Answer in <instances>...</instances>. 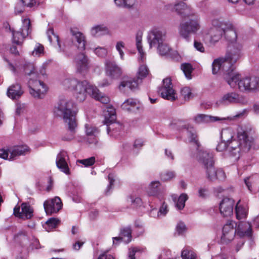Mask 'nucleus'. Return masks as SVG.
<instances>
[{
    "label": "nucleus",
    "instance_id": "1",
    "mask_svg": "<svg viewBox=\"0 0 259 259\" xmlns=\"http://www.w3.org/2000/svg\"><path fill=\"white\" fill-rule=\"evenodd\" d=\"M251 128L241 129L238 132L237 140H233V130L230 128L222 131V141L228 143V152L230 156L239 158L240 152L249 151L254 143V138L251 135Z\"/></svg>",
    "mask_w": 259,
    "mask_h": 259
},
{
    "label": "nucleus",
    "instance_id": "2",
    "mask_svg": "<svg viewBox=\"0 0 259 259\" xmlns=\"http://www.w3.org/2000/svg\"><path fill=\"white\" fill-rule=\"evenodd\" d=\"M65 89L73 91L76 99L83 102L88 95L103 104H107L110 99L108 97L100 93L96 87L90 84L87 80L79 81L74 78H67L62 82Z\"/></svg>",
    "mask_w": 259,
    "mask_h": 259
},
{
    "label": "nucleus",
    "instance_id": "3",
    "mask_svg": "<svg viewBox=\"0 0 259 259\" xmlns=\"http://www.w3.org/2000/svg\"><path fill=\"white\" fill-rule=\"evenodd\" d=\"M54 113L57 116L63 117L64 121L68 125L70 133L69 137L64 136L63 139L70 141L73 139L75 128L77 126L75 115L77 112L76 105L71 101L66 99L60 100L58 106L54 109Z\"/></svg>",
    "mask_w": 259,
    "mask_h": 259
},
{
    "label": "nucleus",
    "instance_id": "4",
    "mask_svg": "<svg viewBox=\"0 0 259 259\" xmlns=\"http://www.w3.org/2000/svg\"><path fill=\"white\" fill-rule=\"evenodd\" d=\"M225 80L232 88H235L237 85L241 92L254 91L259 86V78L251 77L241 78L240 75L235 71L228 73L225 76Z\"/></svg>",
    "mask_w": 259,
    "mask_h": 259
},
{
    "label": "nucleus",
    "instance_id": "5",
    "mask_svg": "<svg viewBox=\"0 0 259 259\" xmlns=\"http://www.w3.org/2000/svg\"><path fill=\"white\" fill-rule=\"evenodd\" d=\"M34 70V65L32 63H28L24 66V72L29 77L28 83L30 94L35 98H41L46 93L47 88L43 82L36 79L35 77L38 74L33 72Z\"/></svg>",
    "mask_w": 259,
    "mask_h": 259
},
{
    "label": "nucleus",
    "instance_id": "6",
    "mask_svg": "<svg viewBox=\"0 0 259 259\" xmlns=\"http://www.w3.org/2000/svg\"><path fill=\"white\" fill-rule=\"evenodd\" d=\"M149 74V70L147 65L145 64L140 65L138 71L137 78L124 79L119 85V90L124 92L126 88L132 90L136 89L142 82V80Z\"/></svg>",
    "mask_w": 259,
    "mask_h": 259
},
{
    "label": "nucleus",
    "instance_id": "7",
    "mask_svg": "<svg viewBox=\"0 0 259 259\" xmlns=\"http://www.w3.org/2000/svg\"><path fill=\"white\" fill-rule=\"evenodd\" d=\"M200 28V21L197 18L182 21L179 26V33L181 36L189 40L192 34L196 33Z\"/></svg>",
    "mask_w": 259,
    "mask_h": 259
},
{
    "label": "nucleus",
    "instance_id": "8",
    "mask_svg": "<svg viewBox=\"0 0 259 259\" xmlns=\"http://www.w3.org/2000/svg\"><path fill=\"white\" fill-rule=\"evenodd\" d=\"M225 30V23L218 19L213 20L212 26L208 30L207 35L210 44L218 42L224 35Z\"/></svg>",
    "mask_w": 259,
    "mask_h": 259
},
{
    "label": "nucleus",
    "instance_id": "9",
    "mask_svg": "<svg viewBox=\"0 0 259 259\" xmlns=\"http://www.w3.org/2000/svg\"><path fill=\"white\" fill-rule=\"evenodd\" d=\"M30 149L27 146H15L8 149H0V157L4 159L13 160L18 156L25 155L29 152Z\"/></svg>",
    "mask_w": 259,
    "mask_h": 259
},
{
    "label": "nucleus",
    "instance_id": "10",
    "mask_svg": "<svg viewBox=\"0 0 259 259\" xmlns=\"http://www.w3.org/2000/svg\"><path fill=\"white\" fill-rule=\"evenodd\" d=\"M30 20L28 18H25L22 20L21 28L17 31L12 30L13 44L22 46L24 39L30 32Z\"/></svg>",
    "mask_w": 259,
    "mask_h": 259
},
{
    "label": "nucleus",
    "instance_id": "11",
    "mask_svg": "<svg viewBox=\"0 0 259 259\" xmlns=\"http://www.w3.org/2000/svg\"><path fill=\"white\" fill-rule=\"evenodd\" d=\"M242 45L239 44H235L230 45L223 60L225 61L229 67H233L234 69L233 65L235 64L241 56Z\"/></svg>",
    "mask_w": 259,
    "mask_h": 259
},
{
    "label": "nucleus",
    "instance_id": "12",
    "mask_svg": "<svg viewBox=\"0 0 259 259\" xmlns=\"http://www.w3.org/2000/svg\"><path fill=\"white\" fill-rule=\"evenodd\" d=\"M147 40L150 48L157 49L160 55H162L161 47L162 45V30L160 27L153 28L148 33Z\"/></svg>",
    "mask_w": 259,
    "mask_h": 259
},
{
    "label": "nucleus",
    "instance_id": "13",
    "mask_svg": "<svg viewBox=\"0 0 259 259\" xmlns=\"http://www.w3.org/2000/svg\"><path fill=\"white\" fill-rule=\"evenodd\" d=\"M170 125L174 128H176L178 130L186 129L188 131V136L190 139V142L191 143H195L197 147H198L197 136L195 131L191 125L186 123L185 121L180 119L174 120L170 123Z\"/></svg>",
    "mask_w": 259,
    "mask_h": 259
},
{
    "label": "nucleus",
    "instance_id": "14",
    "mask_svg": "<svg viewBox=\"0 0 259 259\" xmlns=\"http://www.w3.org/2000/svg\"><path fill=\"white\" fill-rule=\"evenodd\" d=\"M76 70L80 73H86L90 68V61L88 56L83 53L77 54L74 58Z\"/></svg>",
    "mask_w": 259,
    "mask_h": 259
},
{
    "label": "nucleus",
    "instance_id": "15",
    "mask_svg": "<svg viewBox=\"0 0 259 259\" xmlns=\"http://www.w3.org/2000/svg\"><path fill=\"white\" fill-rule=\"evenodd\" d=\"M195 148L197 151V153L196 155V158L200 163L202 164L204 168L211 165V164H214L213 155L212 153H210L207 151H204L199 150V143L198 142V147L196 145L195 143H192Z\"/></svg>",
    "mask_w": 259,
    "mask_h": 259
},
{
    "label": "nucleus",
    "instance_id": "16",
    "mask_svg": "<svg viewBox=\"0 0 259 259\" xmlns=\"http://www.w3.org/2000/svg\"><path fill=\"white\" fill-rule=\"evenodd\" d=\"M105 73L107 76L112 79H117L122 74V69L116 63L109 59L105 61Z\"/></svg>",
    "mask_w": 259,
    "mask_h": 259
},
{
    "label": "nucleus",
    "instance_id": "17",
    "mask_svg": "<svg viewBox=\"0 0 259 259\" xmlns=\"http://www.w3.org/2000/svg\"><path fill=\"white\" fill-rule=\"evenodd\" d=\"M33 209L27 203H23L21 206H16L14 208V214L23 220L29 219L33 216Z\"/></svg>",
    "mask_w": 259,
    "mask_h": 259
},
{
    "label": "nucleus",
    "instance_id": "18",
    "mask_svg": "<svg viewBox=\"0 0 259 259\" xmlns=\"http://www.w3.org/2000/svg\"><path fill=\"white\" fill-rule=\"evenodd\" d=\"M44 206L47 214H52L58 212L62 207V203L59 197L45 201Z\"/></svg>",
    "mask_w": 259,
    "mask_h": 259
},
{
    "label": "nucleus",
    "instance_id": "19",
    "mask_svg": "<svg viewBox=\"0 0 259 259\" xmlns=\"http://www.w3.org/2000/svg\"><path fill=\"white\" fill-rule=\"evenodd\" d=\"M223 234L221 241L223 243H228L231 241L234 238L236 229L234 228V223L229 222L224 225L223 228Z\"/></svg>",
    "mask_w": 259,
    "mask_h": 259
},
{
    "label": "nucleus",
    "instance_id": "20",
    "mask_svg": "<svg viewBox=\"0 0 259 259\" xmlns=\"http://www.w3.org/2000/svg\"><path fill=\"white\" fill-rule=\"evenodd\" d=\"M182 18H189L193 17L195 15V11L184 2H180L176 4L172 9Z\"/></svg>",
    "mask_w": 259,
    "mask_h": 259
},
{
    "label": "nucleus",
    "instance_id": "21",
    "mask_svg": "<svg viewBox=\"0 0 259 259\" xmlns=\"http://www.w3.org/2000/svg\"><path fill=\"white\" fill-rule=\"evenodd\" d=\"M205 169L207 178L211 181L217 180L223 181L225 179V174L221 169H216L214 167V164H211L204 168Z\"/></svg>",
    "mask_w": 259,
    "mask_h": 259
},
{
    "label": "nucleus",
    "instance_id": "22",
    "mask_svg": "<svg viewBox=\"0 0 259 259\" xmlns=\"http://www.w3.org/2000/svg\"><path fill=\"white\" fill-rule=\"evenodd\" d=\"M222 69L224 72V78L230 72H234V68L229 67L226 62L223 60V58L215 59L212 64V72L213 74H217L219 70Z\"/></svg>",
    "mask_w": 259,
    "mask_h": 259
},
{
    "label": "nucleus",
    "instance_id": "23",
    "mask_svg": "<svg viewBox=\"0 0 259 259\" xmlns=\"http://www.w3.org/2000/svg\"><path fill=\"white\" fill-rule=\"evenodd\" d=\"M234 201L229 198H224L220 203V211L224 217H228L233 214Z\"/></svg>",
    "mask_w": 259,
    "mask_h": 259
},
{
    "label": "nucleus",
    "instance_id": "24",
    "mask_svg": "<svg viewBox=\"0 0 259 259\" xmlns=\"http://www.w3.org/2000/svg\"><path fill=\"white\" fill-rule=\"evenodd\" d=\"M68 155L67 152L64 151H62L58 154L56 157V163L57 167L60 169L61 171L67 175H69L70 171L66 161Z\"/></svg>",
    "mask_w": 259,
    "mask_h": 259
},
{
    "label": "nucleus",
    "instance_id": "25",
    "mask_svg": "<svg viewBox=\"0 0 259 259\" xmlns=\"http://www.w3.org/2000/svg\"><path fill=\"white\" fill-rule=\"evenodd\" d=\"M70 32L73 40L76 42L75 45L77 48L81 51L84 50L86 45L84 35L76 28H71Z\"/></svg>",
    "mask_w": 259,
    "mask_h": 259
},
{
    "label": "nucleus",
    "instance_id": "26",
    "mask_svg": "<svg viewBox=\"0 0 259 259\" xmlns=\"http://www.w3.org/2000/svg\"><path fill=\"white\" fill-rule=\"evenodd\" d=\"M244 99L242 96L235 92H232L224 95L219 102L224 104H228L242 103Z\"/></svg>",
    "mask_w": 259,
    "mask_h": 259
},
{
    "label": "nucleus",
    "instance_id": "27",
    "mask_svg": "<svg viewBox=\"0 0 259 259\" xmlns=\"http://www.w3.org/2000/svg\"><path fill=\"white\" fill-rule=\"evenodd\" d=\"M23 91L21 85L19 83L13 84L7 90V96L13 100L18 99L23 95Z\"/></svg>",
    "mask_w": 259,
    "mask_h": 259
},
{
    "label": "nucleus",
    "instance_id": "28",
    "mask_svg": "<svg viewBox=\"0 0 259 259\" xmlns=\"http://www.w3.org/2000/svg\"><path fill=\"white\" fill-rule=\"evenodd\" d=\"M238 234L240 236L250 237L252 235V229L249 222H240L238 226Z\"/></svg>",
    "mask_w": 259,
    "mask_h": 259
},
{
    "label": "nucleus",
    "instance_id": "29",
    "mask_svg": "<svg viewBox=\"0 0 259 259\" xmlns=\"http://www.w3.org/2000/svg\"><path fill=\"white\" fill-rule=\"evenodd\" d=\"M132 231L130 228H126L121 231L120 237H116L113 238V244H115V241H123L127 243L131 241Z\"/></svg>",
    "mask_w": 259,
    "mask_h": 259
},
{
    "label": "nucleus",
    "instance_id": "30",
    "mask_svg": "<svg viewBox=\"0 0 259 259\" xmlns=\"http://www.w3.org/2000/svg\"><path fill=\"white\" fill-rule=\"evenodd\" d=\"M224 119L225 118H220L217 116H211L205 114H198L194 118V120L197 123L208 122L210 121L214 122Z\"/></svg>",
    "mask_w": 259,
    "mask_h": 259
},
{
    "label": "nucleus",
    "instance_id": "31",
    "mask_svg": "<svg viewBox=\"0 0 259 259\" xmlns=\"http://www.w3.org/2000/svg\"><path fill=\"white\" fill-rule=\"evenodd\" d=\"M142 35L138 33L136 36V46L138 51L139 54V60L142 62H144L146 60V53L143 50V46L142 44Z\"/></svg>",
    "mask_w": 259,
    "mask_h": 259
},
{
    "label": "nucleus",
    "instance_id": "32",
    "mask_svg": "<svg viewBox=\"0 0 259 259\" xmlns=\"http://www.w3.org/2000/svg\"><path fill=\"white\" fill-rule=\"evenodd\" d=\"M167 89L163 90V99L174 102L178 99L176 92L172 88L166 87Z\"/></svg>",
    "mask_w": 259,
    "mask_h": 259
},
{
    "label": "nucleus",
    "instance_id": "33",
    "mask_svg": "<svg viewBox=\"0 0 259 259\" xmlns=\"http://www.w3.org/2000/svg\"><path fill=\"white\" fill-rule=\"evenodd\" d=\"M109 32L108 28L104 25H99L93 27L91 29V34L93 36L104 35Z\"/></svg>",
    "mask_w": 259,
    "mask_h": 259
},
{
    "label": "nucleus",
    "instance_id": "34",
    "mask_svg": "<svg viewBox=\"0 0 259 259\" xmlns=\"http://www.w3.org/2000/svg\"><path fill=\"white\" fill-rule=\"evenodd\" d=\"M161 184L159 181H153L149 185L147 193L149 195L155 196L158 194L160 189Z\"/></svg>",
    "mask_w": 259,
    "mask_h": 259
},
{
    "label": "nucleus",
    "instance_id": "35",
    "mask_svg": "<svg viewBox=\"0 0 259 259\" xmlns=\"http://www.w3.org/2000/svg\"><path fill=\"white\" fill-rule=\"evenodd\" d=\"M224 35L226 39L231 43L236 41L237 39V34L235 31L232 28H227L226 24Z\"/></svg>",
    "mask_w": 259,
    "mask_h": 259
},
{
    "label": "nucleus",
    "instance_id": "36",
    "mask_svg": "<svg viewBox=\"0 0 259 259\" xmlns=\"http://www.w3.org/2000/svg\"><path fill=\"white\" fill-rule=\"evenodd\" d=\"M115 5L119 8L130 9L134 7L136 0H114Z\"/></svg>",
    "mask_w": 259,
    "mask_h": 259
},
{
    "label": "nucleus",
    "instance_id": "37",
    "mask_svg": "<svg viewBox=\"0 0 259 259\" xmlns=\"http://www.w3.org/2000/svg\"><path fill=\"white\" fill-rule=\"evenodd\" d=\"M48 38L52 44H57L59 47L61 48L60 44L59 42V36L58 35L55 33L53 28H49L47 32Z\"/></svg>",
    "mask_w": 259,
    "mask_h": 259
},
{
    "label": "nucleus",
    "instance_id": "38",
    "mask_svg": "<svg viewBox=\"0 0 259 259\" xmlns=\"http://www.w3.org/2000/svg\"><path fill=\"white\" fill-rule=\"evenodd\" d=\"M136 101L134 99H128L125 100L121 105V108L126 111H133L136 106Z\"/></svg>",
    "mask_w": 259,
    "mask_h": 259
},
{
    "label": "nucleus",
    "instance_id": "39",
    "mask_svg": "<svg viewBox=\"0 0 259 259\" xmlns=\"http://www.w3.org/2000/svg\"><path fill=\"white\" fill-rule=\"evenodd\" d=\"M181 68L188 79H190L192 78L191 73L193 68L191 64L188 63H183L181 64Z\"/></svg>",
    "mask_w": 259,
    "mask_h": 259
},
{
    "label": "nucleus",
    "instance_id": "40",
    "mask_svg": "<svg viewBox=\"0 0 259 259\" xmlns=\"http://www.w3.org/2000/svg\"><path fill=\"white\" fill-rule=\"evenodd\" d=\"M182 259H197L196 253L187 248H184L181 252Z\"/></svg>",
    "mask_w": 259,
    "mask_h": 259
},
{
    "label": "nucleus",
    "instance_id": "41",
    "mask_svg": "<svg viewBox=\"0 0 259 259\" xmlns=\"http://www.w3.org/2000/svg\"><path fill=\"white\" fill-rule=\"evenodd\" d=\"M188 196L185 193H182L179 197L176 206L179 210L183 209L185 206V202L188 200Z\"/></svg>",
    "mask_w": 259,
    "mask_h": 259
},
{
    "label": "nucleus",
    "instance_id": "42",
    "mask_svg": "<svg viewBox=\"0 0 259 259\" xmlns=\"http://www.w3.org/2000/svg\"><path fill=\"white\" fill-rule=\"evenodd\" d=\"M235 211L236 217L238 219H242L246 217L247 214V210L241 206H238V204L236 206Z\"/></svg>",
    "mask_w": 259,
    "mask_h": 259
},
{
    "label": "nucleus",
    "instance_id": "43",
    "mask_svg": "<svg viewBox=\"0 0 259 259\" xmlns=\"http://www.w3.org/2000/svg\"><path fill=\"white\" fill-rule=\"evenodd\" d=\"M181 94L183 97L185 101H189L193 97L191 92V89L188 87H184L181 89Z\"/></svg>",
    "mask_w": 259,
    "mask_h": 259
},
{
    "label": "nucleus",
    "instance_id": "44",
    "mask_svg": "<svg viewBox=\"0 0 259 259\" xmlns=\"http://www.w3.org/2000/svg\"><path fill=\"white\" fill-rule=\"evenodd\" d=\"M94 52L96 55L101 58L106 56L108 53L107 50L103 47H97L94 50Z\"/></svg>",
    "mask_w": 259,
    "mask_h": 259
},
{
    "label": "nucleus",
    "instance_id": "45",
    "mask_svg": "<svg viewBox=\"0 0 259 259\" xmlns=\"http://www.w3.org/2000/svg\"><path fill=\"white\" fill-rule=\"evenodd\" d=\"M44 52V46L40 44H37L36 45L35 47L34 48V50L32 52V55L34 56H39L41 54H43Z\"/></svg>",
    "mask_w": 259,
    "mask_h": 259
},
{
    "label": "nucleus",
    "instance_id": "46",
    "mask_svg": "<svg viewBox=\"0 0 259 259\" xmlns=\"http://www.w3.org/2000/svg\"><path fill=\"white\" fill-rule=\"evenodd\" d=\"M110 115L108 117L106 115V118L104 123L105 124H110L113 123L116 120V115L115 114V111L112 108H110Z\"/></svg>",
    "mask_w": 259,
    "mask_h": 259
},
{
    "label": "nucleus",
    "instance_id": "47",
    "mask_svg": "<svg viewBox=\"0 0 259 259\" xmlns=\"http://www.w3.org/2000/svg\"><path fill=\"white\" fill-rule=\"evenodd\" d=\"M85 128L86 134L88 136L94 135L97 133V129L91 125L87 124L85 125Z\"/></svg>",
    "mask_w": 259,
    "mask_h": 259
},
{
    "label": "nucleus",
    "instance_id": "48",
    "mask_svg": "<svg viewBox=\"0 0 259 259\" xmlns=\"http://www.w3.org/2000/svg\"><path fill=\"white\" fill-rule=\"evenodd\" d=\"M124 47V44L123 42L120 41H118L116 43V49L118 52V53L120 55V58L122 60L123 59V57H124V53H123L122 49Z\"/></svg>",
    "mask_w": 259,
    "mask_h": 259
},
{
    "label": "nucleus",
    "instance_id": "49",
    "mask_svg": "<svg viewBox=\"0 0 259 259\" xmlns=\"http://www.w3.org/2000/svg\"><path fill=\"white\" fill-rule=\"evenodd\" d=\"M176 176L175 172L173 171H167L163 176V181H169Z\"/></svg>",
    "mask_w": 259,
    "mask_h": 259
},
{
    "label": "nucleus",
    "instance_id": "50",
    "mask_svg": "<svg viewBox=\"0 0 259 259\" xmlns=\"http://www.w3.org/2000/svg\"><path fill=\"white\" fill-rule=\"evenodd\" d=\"M187 229L185 224L182 222H179L176 227V230L179 234H181L184 232Z\"/></svg>",
    "mask_w": 259,
    "mask_h": 259
},
{
    "label": "nucleus",
    "instance_id": "51",
    "mask_svg": "<svg viewBox=\"0 0 259 259\" xmlns=\"http://www.w3.org/2000/svg\"><path fill=\"white\" fill-rule=\"evenodd\" d=\"M226 149L228 151V143L223 141L219 143L216 147V150L220 152L223 151Z\"/></svg>",
    "mask_w": 259,
    "mask_h": 259
},
{
    "label": "nucleus",
    "instance_id": "52",
    "mask_svg": "<svg viewBox=\"0 0 259 259\" xmlns=\"http://www.w3.org/2000/svg\"><path fill=\"white\" fill-rule=\"evenodd\" d=\"M59 222V220L57 219L51 218L47 221L46 224L52 228H54L57 226Z\"/></svg>",
    "mask_w": 259,
    "mask_h": 259
},
{
    "label": "nucleus",
    "instance_id": "53",
    "mask_svg": "<svg viewBox=\"0 0 259 259\" xmlns=\"http://www.w3.org/2000/svg\"><path fill=\"white\" fill-rule=\"evenodd\" d=\"M95 157H91L89 158L77 160V162H85V166H89L92 165L95 163Z\"/></svg>",
    "mask_w": 259,
    "mask_h": 259
},
{
    "label": "nucleus",
    "instance_id": "54",
    "mask_svg": "<svg viewBox=\"0 0 259 259\" xmlns=\"http://www.w3.org/2000/svg\"><path fill=\"white\" fill-rule=\"evenodd\" d=\"M172 88L171 79L170 78H166L163 80V90L167 89L166 87Z\"/></svg>",
    "mask_w": 259,
    "mask_h": 259
},
{
    "label": "nucleus",
    "instance_id": "55",
    "mask_svg": "<svg viewBox=\"0 0 259 259\" xmlns=\"http://www.w3.org/2000/svg\"><path fill=\"white\" fill-rule=\"evenodd\" d=\"M194 46L195 48L200 51V52H204L205 51V49L203 47V44L198 41L195 40L194 43Z\"/></svg>",
    "mask_w": 259,
    "mask_h": 259
},
{
    "label": "nucleus",
    "instance_id": "56",
    "mask_svg": "<svg viewBox=\"0 0 259 259\" xmlns=\"http://www.w3.org/2000/svg\"><path fill=\"white\" fill-rule=\"evenodd\" d=\"M22 3L26 6L32 7L36 5L35 0H21Z\"/></svg>",
    "mask_w": 259,
    "mask_h": 259
},
{
    "label": "nucleus",
    "instance_id": "57",
    "mask_svg": "<svg viewBox=\"0 0 259 259\" xmlns=\"http://www.w3.org/2000/svg\"><path fill=\"white\" fill-rule=\"evenodd\" d=\"M108 180L109 181V185L107 188V190L106 193H107L109 190L111 189L112 186L113 185L114 182V179L113 175L111 174H109L108 175Z\"/></svg>",
    "mask_w": 259,
    "mask_h": 259
},
{
    "label": "nucleus",
    "instance_id": "58",
    "mask_svg": "<svg viewBox=\"0 0 259 259\" xmlns=\"http://www.w3.org/2000/svg\"><path fill=\"white\" fill-rule=\"evenodd\" d=\"M208 190L206 188H200L198 190V196L202 198H205L206 197Z\"/></svg>",
    "mask_w": 259,
    "mask_h": 259
},
{
    "label": "nucleus",
    "instance_id": "59",
    "mask_svg": "<svg viewBox=\"0 0 259 259\" xmlns=\"http://www.w3.org/2000/svg\"><path fill=\"white\" fill-rule=\"evenodd\" d=\"M121 126L119 125V124L115 123V124H111V126H107V131L108 134H109V132L111 131V129H112V133H115L114 130L116 129H119L121 128Z\"/></svg>",
    "mask_w": 259,
    "mask_h": 259
},
{
    "label": "nucleus",
    "instance_id": "60",
    "mask_svg": "<svg viewBox=\"0 0 259 259\" xmlns=\"http://www.w3.org/2000/svg\"><path fill=\"white\" fill-rule=\"evenodd\" d=\"M34 67H35V70H34L33 72H37V74H38V76L37 77H35L36 78L39 77L40 75L44 76L46 74L45 68L44 66H42L41 67V68L39 69V72L35 66H34Z\"/></svg>",
    "mask_w": 259,
    "mask_h": 259
},
{
    "label": "nucleus",
    "instance_id": "61",
    "mask_svg": "<svg viewBox=\"0 0 259 259\" xmlns=\"http://www.w3.org/2000/svg\"><path fill=\"white\" fill-rule=\"evenodd\" d=\"M24 106L23 105L17 104L16 108V113L17 115H20L24 111Z\"/></svg>",
    "mask_w": 259,
    "mask_h": 259
},
{
    "label": "nucleus",
    "instance_id": "62",
    "mask_svg": "<svg viewBox=\"0 0 259 259\" xmlns=\"http://www.w3.org/2000/svg\"><path fill=\"white\" fill-rule=\"evenodd\" d=\"M165 155L170 160H173L174 159V155L171 150L168 149H165Z\"/></svg>",
    "mask_w": 259,
    "mask_h": 259
},
{
    "label": "nucleus",
    "instance_id": "63",
    "mask_svg": "<svg viewBox=\"0 0 259 259\" xmlns=\"http://www.w3.org/2000/svg\"><path fill=\"white\" fill-rule=\"evenodd\" d=\"M143 145V142L141 139H137L135 140L134 143V147L139 148L141 147Z\"/></svg>",
    "mask_w": 259,
    "mask_h": 259
},
{
    "label": "nucleus",
    "instance_id": "64",
    "mask_svg": "<svg viewBox=\"0 0 259 259\" xmlns=\"http://www.w3.org/2000/svg\"><path fill=\"white\" fill-rule=\"evenodd\" d=\"M98 259H114V258L112 255L105 253L101 254Z\"/></svg>",
    "mask_w": 259,
    "mask_h": 259
}]
</instances>
